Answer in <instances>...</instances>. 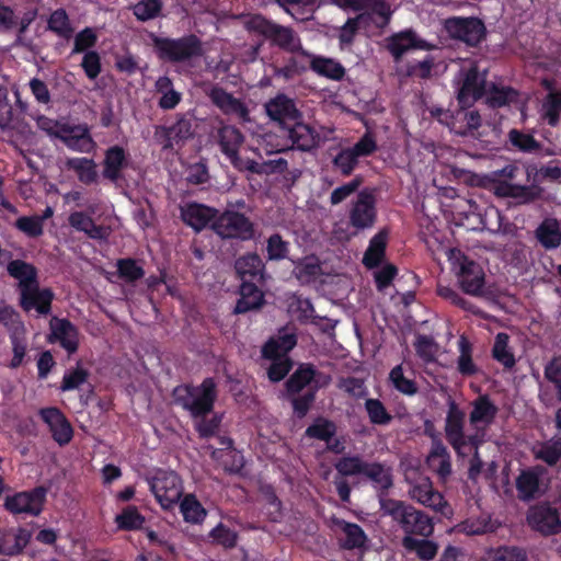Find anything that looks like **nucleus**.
Returning a JSON list of instances; mask_svg holds the SVG:
<instances>
[{
	"label": "nucleus",
	"instance_id": "c756f323",
	"mask_svg": "<svg viewBox=\"0 0 561 561\" xmlns=\"http://www.w3.org/2000/svg\"><path fill=\"white\" fill-rule=\"evenodd\" d=\"M57 139L61 140L69 149L79 152H88L94 145L87 125H61V133Z\"/></svg>",
	"mask_w": 561,
	"mask_h": 561
},
{
	"label": "nucleus",
	"instance_id": "3c124183",
	"mask_svg": "<svg viewBox=\"0 0 561 561\" xmlns=\"http://www.w3.org/2000/svg\"><path fill=\"white\" fill-rule=\"evenodd\" d=\"M180 511L185 522L191 524L202 523L207 512L194 494H186L180 503Z\"/></svg>",
	"mask_w": 561,
	"mask_h": 561
},
{
	"label": "nucleus",
	"instance_id": "09e8293b",
	"mask_svg": "<svg viewBox=\"0 0 561 561\" xmlns=\"http://www.w3.org/2000/svg\"><path fill=\"white\" fill-rule=\"evenodd\" d=\"M270 67L275 78H282L285 81H289L306 71L305 65H302L295 56L287 57L284 59L283 64L278 60H274Z\"/></svg>",
	"mask_w": 561,
	"mask_h": 561
},
{
	"label": "nucleus",
	"instance_id": "cd10ccee",
	"mask_svg": "<svg viewBox=\"0 0 561 561\" xmlns=\"http://www.w3.org/2000/svg\"><path fill=\"white\" fill-rule=\"evenodd\" d=\"M218 216V210L196 202L187 203L181 207V219L196 232L202 231Z\"/></svg>",
	"mask_w": 561,
	"mask_h": 561
},
{
	"label": "nucleus",
	"instance_id": "4be33fe9",
	"mask_svg": "<svg viewBox=\"0 0 561 561\" xmlns=\"http://www.w3.org/2000/svg\"><path fill=\"white\" fill-rule=\"evenodd\" d=\"M157 139L162 144L164 150H171L175 145L183 144L193 137L192 119L182 115L171 126H158L154 133Z\"/></svg>",
	"mask_w": 561,
	"mask_h": 561
},
{
	"label": "nucleus",
	"instance_id": "2f4dec72",
	"mask_svg": "<svg viewBox=\"0 0 561 561\" xmlns=\"http://www.w3.org/2000/svg\"><path fill=\"white\" fill-rule=\"evenodd\" d=\"M319 371L310 363L299 364L297 369L289 376L285 382V389L288 396L299 394L306 387L317 385L316 377Z\"/></svg>",
	"mask_w": 561,
	"mask_h": 561
},
{
	"label": "nucleus",
	"instance_id": "7c9ffc66",
	"mask_svg": "<svg viewBox=\"0 0 561 561\" xmlns=\"http://www.w3.org/2000/svg\"><path fill=\"white\" fill-rule=\"evenodd\" d=\"M499 409L488 394L479 396L472 402V410L469 414L470 425L476 427L488 428L495 420Z\"/></svg>",
	"mask_w": 561,
	"mask_h": 561
},
{
	"label": "nucleus",
	"instance_id": "8fccbe9b",
	"mask_svg": "<svg viewBox=\"0 0 561 561\" xmlns=\"http://www.w3.org/2000/svg\"><path fill=\"white\" fill-rule=\"evenodd\" d=\"M336 424L323 416H318L305 431V436L327 442L336 435Z\"/></svg>",
	"mask_w": 561,
	"mask_h": 561
},
{
	"label": "nucleus",
	"instance_id": "9b49d317",
	"mask_svg": "<svg viewBox=\"0 0 561 561\" xmlns=\"http://www.w3.org/2000/svg\"><path fill=\"white\" fill-rule=\"evenodd\" d=\"M211 229L221 239L249 241L254 238L253 222L242 213L226 210L214 220Z\"/></svg>",
	"mask_w": 561,
	"mask_h": 561
},
{
	"label": "nucleus",
	"instance_id": "79ce46f5",
	"mask_svg": "<svg viewBox=\"0 0 561 561\" xmlns=\"http://www.w3.org/2000/svg\"><path fill=\"white\" fill-rule=\"evenodd\" d=\"M365 10L366 16L376 15L379 21H375L378 27H385L389 24L392 15L390 4L386 0H357L354 11Z\"/></svg>",
	"mask_w": 561,
	"mask_h": 561
},
{
	"label": "nucleus",
	"instance_id": "69168bd1",
	"mask_svg": "<svg viewBox=\"0 0 561 561\" xmlns=\"http://www.w3.org/2000/svg\"><path fill=\"white\" fill-rule=\"evenodd\" d=\"M89 376L88 369L78 364L76 368L65 373L59 389L62 392L79 390L82 385L88 382Z\"/></svg>",
	"mask_w": 561,
	"mask_h": 561
},
{
	"label": "nucleus",
	"instance_id": "603ef678",
	"mask_svg": "<svg viewBox=\"0 0 561 561\" xmlns=\"http://www.w3.org/2000/svg\"><path fill=\"white\" fill-rule=\"evenodd\" d=\"M508 335L504 332H500L495 336L494 345L492 348V357L502 364L504 368L512 369L515 364V356L508 348Z\"/></svg>",
	"mask_w": 561,
	"mask_h": 561
},
{
	"label": "nucleus",
	"instance_id": "ddd939ff",
	"mask_svg": "<svg viewBox=\"0 0 561 561\" xmlns=\"http://www.w3.org/2000/svg\"><path fill=\"white\" fill-rule=\"evenodd\" d=\"M526 520L533 530L545 537L561 533V517L559 511L548 502L530 506L527 511Z\"/></svg>",
	"mask_w": 561,
	"mask_h": 561
},
{
	"label": "nucleus",
	"instance_id": "a19ab883",
	"mask_svg": "<svg viewBox=\"0 0 561 561\" xmlns=\"http://www.w3.org/2000/svg\"><path fill=\"white\" fill-rule=\"evenodd\" d=\"M211 458L219 462L225 472L230 474H241L245 463L242 453L236 448L214 449Z\"/></svg>",
	"mask_w": 561,
	"mask_h": 561
},
{
	"label": "nucleus",
	"instance_id": "f3484780",
	"mask_svg": "<svg viewBox=\"0 0 561 561\" xmlns=\"http://www.w3.org/2000/svg\"><path fill=\"white\" fill-rule=\"evenodd\" d=\"M42 421L48 426L51 438L59 445L69 444L73 437V428L62 411L56 407L38 410Z\"/></svg>",
	"mask_w": 561,
	"mask_h": 561
},
{
	"label": "nucleus",
	"instance_id": "4c0bfd02",
	"mask_svg": "<svg viewBox=\"0 0 561 561\" xmlns=\"http://www.w3.org/2000/svg\"><path fill=\"white\" fill-rule=\"evenodd\" d=\"M535 238L546 250L561 245V227L556 218H546L535 230Z\"/></svg>",
	"mask_w": 561,
	"mask_h": 561
},
{
	"label": "nucleus",
	"instance_id": "680f3d73",
	"mask_svg": "<svg viewBox=\"0 0 561 561\" xmlns=\"http://www.w3.org/2000/svg\"><path fill=\"white\" fill-rule=\"evenodd\" d=\"M321 273V266L314 256L300 260L294 270L297 279L302 284H309Z\"/></svg>",
	"mask_w": 561,
	"mask_h": 561
},
{
	"label": "nucleus",
	"instance_id": "774afa93",
	"mask_svg": "<svg viewBox=\"0 0 561 561\" xmlns=\"http://www.w3.org/2000/svg\"><path fill=\"white\" fill-rule=\"evenodd\" d=\"M10 343L13 356L8 364V367L10 369H16L24 363L27 355V341L23 334L15 330L10 334Z\"/></svg>",
	"mask_w": 561,
	"mask_h": 561
},
{
	"label": "nucleus",
	"instance_id": "423d86ee",
	"mask_svg": "<svg viewBox=\"0 0 561 561\" xmlns=\"http://www.w3.org/2000/svg\"><path fill=\"white\" fill-rule=\"evenodd\" d=\"M489 69L476 60L465 62L457 72L454 83L456 100L461 110H468L486 95Z\"/></svg>",
	"mask_w": 561,
	"mask_h": 561
},
{
	"label": "nucleus",
	"instance_id": "412c9836",
	"mask_svg": "<svg viewBox=\"0 0 561 561\" xmlns=\"http://www.w3.org/2000/svg\"><path fill=\"white\" fill-rule=\"evenodd\" d=\"M410 496L420 504L430 507L437 513H440L445 517H448L453 514L450 505L447 503L442 493L434 490L428 479L414 484L410 490Z\"/></svg>",
	"mask_w": 561,
	"mask_h": 561
},
{
	"label": "nucleus",
	"instance_id": "0eeeda50",
	"mask_svg": "<svg viewBox=\"0 0 561 561\" xmlns=\"http://www.w3.org/2000/svg\"><path fill=\"white\" fill-rule=\"evenodd\" d=\"M447 257L453 265V268L457 270V276L462 290L471 296H482L485 283V275L482 266L476 261L469 259L458 248L448 249Z\"/></svg>",
	"mask_w": 561,
	"mask_h": 561
},
{
	"label": "nucleus",
	"instance_id": "f257e3e1",
	"mask_svg": "<svg viewBox=\"0 0 561 561\" xmlns=\"http://www.w3.org/2000/svg\"><path fill=\"white\" fill-rule=\"evenodd\" d=\"M243 26L249 33L268 42L271 46L278 47L291 55L301 53L307 57H311L310 69L320 77L334 81H341L345 77L346 70L340 61L324 56H312L307 53L302 48L299 35L290 26L278 24L261 13L248 14Z\"/></svg>",
	"mask_w": 561,
	"mask_h": 561
},
{
	"label": "nucleus",
	"instance_id": "13d9d810",
	"mask_svg": "<svg viewBox=\"0 0 561 561\" xmlns=\"http://www.w3.org/2000/svg\"><path fill=\"white\" fill-rule=\"evenodd\" d=\"M366 18V14L360 13L354 18H348L346 22L340 27L339 46L342 50L351 48L354 44L355 37L359 32L360 22Z\"/></svg>",
	"mask_w": 561,
	"mask_h": 561
},
{
	"label": "nucleus",
	"instance_id": "f03ea898",
	"mask_svg": "<svg viewBox=\"0 0 561 561\" xmlns=\"http://www.w3.org/2000/svg\"><path fill=\"white\" fill-rule=\"evenodd\" d=\"M466 412L459 404L449 397L447 400V412L445 417L444 432L448 444L458 458L468 457L467 448L480 449L485 443V428L476 427L473 433H465Z\"/></svg>",
	"mask_w": 561,
	"mask_h": 561
},
{
	"label": "nucleus",
	"instance_id": "39448f33",
	"mask_svg": "<svg viewBox=\"0 0 561 561\" xmlns=\"http://www.w3.org/2000/svg\"><path fill=\"white\" fill-rule=\"evenodd\" d=\"M149 38L153 53L163 62L186 64L201 57L204 53L203 43L195 34L173 38L159 36L151 32Z\"/></svg>",
	"mask_w": 561,
	"mask_h": 561
},
{
	"label": "nucleus",
	"instance_id": "20e7f679",
	"mask_svg": "<svg viewBox=\"0 0 561 561\" xmlns=\"http://www.w3.org/2000/svg\"><path fill=\"white\" fill-rule=\"evenodd\" d=\"M173 401L187 411L193 419L207 416L213 412L218 398L217 383L213 377L205 378L201 385L182 383L172 391Z\"/></svg>",
	"mask_w": 561,
	"mask_h": 561
},
{
	"label": "nucleus",
	"instance_id": "2eb2a0df",
	"mask_svg": "<svg viewBox=\"0 0 561 561\" xmlns=\"http://www.w3.org/2000/svg\"><path fill=\"white\" fill-rule=\"evenodd\" d=\"M493 193L496 197L512 198L514 205H529L542 198L545 190L538 184L519 185L506 180H494Z\"/></svg>",
	"mask_w": 561,
	"mask_h": 561
},
{
	"label": "nucleus",
	"instance_id": "aec40b11",
	"mask_svg": "<svg viewBox=\"0 0 561 561\" xmlns=\"http://www.w3.org/2000/svg\"><path fill=\"white\" fill-rule=\"evenodd\" d=\"M386 48L398 61L409 50H428L432 46L425 39L420 38L413 28H405L386 38Z\"/></svg>",
	"mask_w": 561,
	"mask_h": 561
},
{
	"label": "nucleus",
	"instance_id": "864d4df0",
	"mask_svg": "<svg viewBox=\"0 0 561 561\" xmlns=\"http://www.w3.org/2000/svg\"><path fill=\"white\" fill-rule=\"evenodd\" d=\"M146 518L135 505H128L122 513L116 515L115 523L121 530H139L142 528Z\"/></svg>",
	"mask_w": 561,
	"mask_h": 561
},
{
	"label": "nucleus",
	"instance_id": "4468645a",
	"mask_svg": "<svg viewBox=\"0 0 561 561\" xmlns=\"http://www.w3.org/2000/svg\"><path fill=\"white\" fill-rule=\"evenodd\" d=\"M376 204L374 190L364 188L358 192L350 210V225L357 230L371 228L377 220Z\"/></svg>",
	"mask_w": 561,
	"mask_h": 561
},
{
	"label": "nucleus",
	"instance_id": "4d7b16f0",
	"mask_svg": "<svg viewBox=\"0 0 561 561\" xmlns=\"http://www.w3.org/2000/svg\"><path fill=\"white\" fill-rule=\"evenodd\" d=\"M486 103L492 108L508 105L517 96V91L511 87H497L494 83L488 84Z\"/></svg>",
	"mask_w": 561,
	"mask_h": 561
},
{
	"label": "nucleus",
	"instance_id": "e2e57ef3",
	"mask_svg": "<svg viewBox=\"0 0 561 561\" xmlns=\"http://www.w3.org/2000/svg\"><path fill=\"white\" fill-rule=\"evenodd\" d=\"M389 381L392 387L402 394L414 396L417 393L419 388L416 382L404 376L402 365H397L390 370Z\"/></svg>",
	"mask_w": 561,
	"mask_h": 561
},
{
	"label": "nucleus",
	"instance_id": "e433bc0d",
	"mask_svg": "<svg viewBox=\"0 0 561 561\" xmlns=\"http://www.w3.org/2000/svg\"><path fill=\"white\" fill-rule=\"evenodd\" d=\"M363 476L369 479L373 482L374 486L379 491V500L381 495L387 497L388 491L393 485V479L390 468H386L380 462H367Z\"/></svg>",
	"mask_w": 561,
	"mask_h": 561
},
{
	"label": "nucleus",
	"instance_id": "58836bf2",
	"mask_svg": "<svg viewBox=\"0 0 561 561\" xmlns=\"http://www.w3.org/2000/svg\"><path fill=\"white\" fill-rule=\"evenodd\" d=\"M387 243L388 231L386 229L380 230L370 239L363 257V264L368 270L376 268L382 263L386 256Z\"/></svg>",
	"mask_w": 561,
	"mask_h": 561
},
{
	"label": "nucleus",
	"instance_id": "338daca9",
	"mask_svg": "<svg viewBox=\"0 0 561 561\" xmlns=\"http://www.w3.org/2000/svg\"><path fill=\"white\" fill-rule=\"evenodd\" d=\"M365 410L370 423L374 425H388L393 419L379 399H367L365 401Z\"/></svg>",
	"mask_w": 561,
	"mask_h": 561
},
{
	"label": "nucleus",
	"instance_id": "9d476101",
	"mask_svg": "<svg viewBox=\"0 0 561 561\" xmlns=\"http://www.w3.org/2000/svg\"><path fill=\"white\" fill-rule=\"evenodd\" d=\"M444 28L456 41L469 47H478L486 38L484 22L477 16H451L445 20Z\"/></svg>",
	"mask_w": 561,
	"mask_h": 561
},
{
	"label": "nucleus",
	"instance_id": "f704fd0d",
	"mask_svg": "<svg viewBox=\"0 0 561 561\" xmlns=\"http://www.w3.org/2000/svg\"><path fill=\"white\" fill-rule=\"evenodd\" d=\"M297 345V336L294 333H280L270 337L262 346L261 354L264 359L290 357L289 352Z\"/></svg>",
	"mask_w": 561,
	"mask_h": 561
},
{
	"label": "nucleus",
	"instance_id": "bb28decb",
	"mask_svg": "<svg viewBox=\"0 0 561 561\" xmlns=\"http://www.w3.org/2000/svg\"><path fill=\"white\" fill-rule=\"evenodd\" d=\"M287 138L291 141V146L287 150L294 149L302 152L316 149L320 141V136L313 127L298 121L287 128ZM282 151H286V149Z\"/></svg>",
	"mask_w": 561,
	"mask_h": 561
},
{
	"label": "nucleus",
	"instance_id": "b1692460",
	"mask_svg": "<svg viewBox=\"0 0 561 561\" xmlns=\"http://www.w3.org/2000/svg\"><path fill=\"white\" fill-rule=\"evenodd\" d=\"M32 539V531L25 527L0 528V556L16 557L23 553Z\"/></svg>",
	"mask_w": 561,
	"mask_h": 561
},
{
	"label": "nucleus",
	"instance_id": "de8ad7c7",
	"mask_svg": "<svg viewBox=\"0 0 561 561\" xmlns=\"http://www.w3.org/2000/svg\"><path fill=\"white\" fill-rule=\"evenodd\" d=\"M47 28L66 41L70 39L75 32L68 13L61 8L50 13L47 21Z\"/></svg>",
	"mask_w": 561,
	"mask_h": 561
},
{
	"label": "nucleus",
	"instance_id": "ea45409f",
	"mask_svg": "<svg viewBox=\"0 0 561 561\" xmlns=\"http://www.w3.org/2000/svg\"><path fill=\"white\" fill-rule=\"evenodd\" d=\"M66 167L68 170L73 171L77 174L78 180L84 185L94 184L99 180L96 163L91 158H69L66 161Z\"/></svg>",
	"mask_w": 561,
	"mask_h": 561
},
{
	"label": "nucleus",
	"instance_id": "c03bdc74",
	"mask_svg": "<svg viewBox=\"0 0 561 561\" xmlns=\"http://www.w3.org/2000/svg\"><path fill=\"white\" fill-rule=\"evenodd\" d=\"M243 141V134L234 126L225 125L218 130V145L225 156L239 152Z\"/></svg>",
	"mask_w": 561,
	"mask_h": 561
},
{
	"label": "nucleus",
	"instance_id": "72a5a7b5",
	"mask_svg": "<svg viewBox=\"0 0 561 561\" xmlns=\"http://www.w3.org/2000/svg\"><path fill=\"white\" fill-rule=\"evenodd\" d=\"M543 469L540 466L522 470L516 478V490L522 501L536 499L540 491V476Z\"/></svg>",
	"mask_w": 561,
	"mask_h": 561
},
{
	"label": "nucleus",
	"instance_id": "37998d69",
	"mask_svg": "<svg viewBox=\"0 0 561 561\" xmlns=\"http://www.w3.org/2000/svg\"><path fill=\"white\" fill-rule=\"evenodd\" d=\"M68 224L76 231L83 232L91 239L100 240L105 237L104 228L96 225L84 211H72L68 216Z\"/></svg>",
	"mask_w": 561,
	"mask_h": 561
},
{
	"label": "nucleus",
	"instance_id": "c9c22d12",
	"mask_svg": "<svg viewBox=\"0 0 561 561\" xmlns=\"http://www.w3.org/2000/svg\"><path fill=\"white\" fill-rule=\"evenodd\" d=\"M8 274L18 279V291L27 289L31 286L38 284V271L33 264L23 260H12L7 265Z\"/></svg>",
	"mask_w": 561,
	"mask_h": 561
},
{
	"label": "nucleus",
	"instance_id": "dca6fc26",
	"mask_svg": "<svg viewBox=\"0 0 561 561\" xmlns=\"http://www.w3.org/2000/svg\"><path fill=\"white\" fill-rule=\"evenodd\" d=\"M331 529L335 535L339 547L343 550L362 549L368 540L366 533L358 524L336 516L331 517Z\"/></svg>",
	"mask_w": 561,
	"mask_h": 561
},
{
	"label": "nucleus",
	"instance_id": "a211bd4d",
	"mask_svg": "<svg viewBox=\"0 0 561 561\" xmlns=\"http://www.w3.org/2000/svg\"><path fill=\"white\" fill-rule=\"evenodd\" d=\"M19 305L23 311L35 310L38 314L47 316L51 311L55 294L51 288L39 286V283L19 291Z\"/></svg>",
	"mask_w": 561,
	"mask_h": 561
},
{
	"label": "nucleus",
	"instance_id": "1a4fd4ad",
	"mask_svg": "<svg viewBox=\"0 0 561 561\" xmlns=\"http://www.w3.org/2000/svg\"><path fill=\"white\" fill-rule=\"evenodd\" d=\"M378 150L375 135L367 130L352 146L342 148L333 158L332 164L343 176H350L359 164L360 158L373 156Z\"/></svg>",
	"mask_w": 561,
	"mask_h": 561
},
{
	"label": "nucleus",
	"instance_id": "6e6552de",
	"mask_svg": "<svg viewBox=\"0 0 561 561\" xmlns=\"http://www.w3.org/2000/svg\"><path fill=\"white\" fill-rule=\"evenodd\" d=\"M47 493L48 488L45 485L18 491L4 497L3 507L14 517H37L45 508Z\"/></svg>",
	"mask_w": 561,
	"mask_h": 561
},
{
	"label": "nucleus",
	"instance_id": "473e14b6",
	"mask_svg": "<svg viewBox=\"0 0 561 561\" xmlns=\"http://www.w3.org/2000/svg\"><path fill=\"white\" fill-rule=\"evenodd\" d=\"M265 304L264 294L257 284L245 282L240 285V298L237 300L233 313L242 314L261 309Z\"/></svg>",
	"mask_w": 561,
	"mask_h": 561
},
{
	"label": "nucleus",
	"instance_id": "0e129e2a",
	"mask_svg": "<svg viewBox=\"0 0 561 561\" xmlns=\"http://www.w3.org/2000/svg\"><path fill=\"white\" fill-rule=\"evenodd\" d=\"M535 458L552 467L561 458V436H553L535 453Z\"/></svg>",
	"mask_w": 561,
	"mask_h": 561
},
{
	"label": "nucleus",
	"instance_id": "6ab92c4d",
	"mask_svg": "<svg viewBox=\"0 0 561 561\" xmlns=\"http://www.w3.org/2000/svg\"><path fill=\"white\" fill-rule=\"evenodd\" d=\"M49 329L48 343H59L69 356L78 351L79 331L70 320L53 318L49 322Z\"/></svg>",
	"mask_w": 561,
	"mask_h": 561
},
{
	"label": "nucleus",
	"instance_id": "393cba45",
	"mask_svg": "<svg viewBox=\"0 0 561 561\" xmlns=\"http://www.w3.org/2000/svg\"><path fill=\"white\" fill-rule=\"evenodd\" d=\"M128 158L129 154L124 147L119 145L108 147L104 152V159L102 161L103 179L112 183H117L122 179L123 171L128 165Z\"/></svg>",
	"mask_w": 561,
	"mask_h": 561
},
{
	"label": "nucleus",
	"instance_id": "49530a36",
	"mask_svg": "<svg viewBox=\"0 0 561 561\" xmlns=\"http://www.w3.org/2000/svg\"><path fill=\"white\" fill-rule=\"evenodd\" d=\"M402 546L410 552H415L422 561L433 560L438 552V545L432 540L417 539L412 536H404L402 538Z\"/></svg>",
	"mask_w": 561,
	"mask_h": 561
},
{
	"label": "nucleus",
	"instance_id": "bf43d9fd",
	"mask_svg": "<svg viewBox=\"0 0 561 561\" xmlns=\"http://www.w3.org/2000/svg\"><path fill=\"white\" fill-rule=\"evenodd\" d=\"M117 276L127 284H135L145 276V270L135 259H119L116 262Z\"/></svg>",
	"mask_w": 561,
	"mask_h": 561
},
{
	"label": "nucleus",
	"instance_id": "c85d7f7f",
	"mask_svg": "<svg viewBox=\"0 0 561 561\" xmlns=\"http://www.w3.org/2000/svg\"><path fill=\"white\" fill-rule=\"evenodd\" d=\"M234 270L242 283L263 284L265 282V264L255 252L239 256L234 262Z\"/></svg>",
	"mask_w": 561,
	"mask_h": 561
},
{
	"label": "nucleus",
	"instance_id": "a18cd8bd",
	"mask_svg": "<svg viewBox=\"0 0 561 561\" xmlns=\"http://www.w3.org/2000/svg\"><path fill=\"white\" fill-rule=\"evenodd\" d=\"M459 356L457 358V370L461 376L471 377L478 374L479 368L472 358L473 346L472 343L461 335L458 340Z\"/></svg>",
	"mask_w": 561,
	"mask_h": 561
},
{
	"label": "nucleus",
	"instance_id": "7ed1b4c3",
	"mask_svg": "<svg viewBox=\"0 0 561 561\" xmlns=\"http://www.w3.org/2000/svg\"><path fill=\"white\" fill-rule=\"evenodd\" d=\"M380 511L382 515L390 516L400 526L404 536L428 538L434 533L432 517L404 501L381 495Z\"/></svg>",
	"mask_w": 561,
	"mask_h": 561
},
{
	"label": "nucleus",
	"instance_id": "6e6d98bb",
	"mask_svg": "<svg viewBox=\"0 0 561 561\" xmlns=\"http://www.w3.org/2000/svg\"><path fill=\"white\" fill-rule=\"evenodd\" d=\"M162 9V0H140L130 7L133 14L139 22H147L159 18Z\"/></svg>",
	"mask_w": 561,
	"mask_h": 561
},
{
	"label": "nucleus",
	"instance_id": "052dcab7",
	"mask_svg": "<svg viewBox=\"0 0 561 561\" xmlns=\"http://www.w3.org/2000/svg\"><path fill=\"white\" fill-rule=\"evenodd\" d=\"M367 461L358 455L343 456L334 463V468L342 479L363 474Z\"/></svg>",
	"mask_w": 561,
	"mask_h": 561
},
{
	"label": "nucleus",
	"instance_id": "5fc2aeb1",
	"mask_svg": "<svg viewBox=\"0 0 561 561\" xmlns=\"http://www.w3.org/2000/svg\"><path fill=\"white\" fill-rule=\"evenodd\" d=\"M290 243L278 233L271 234L266 240V259L279 262L289 259Z\"/></svg>",
	"mask_w": 561,
	"mask_h": 561
},
{
	"label": "nucleus",
	"instance_id": "a878e982",
	"mask_svg": "<svg viewBox=\"0 0 561 561\" xmlns=\"http://www.w3.org/2000/svg\"><path fill=\"white\" fill-rule=\"evenodd\" d=\"M209 99L213 104L222 112V114L237 116L243 122L250 121V113L247 105L225 89L214 87L210 90Z\"/></svg>",
	"mask_w": 561,
	"mask_h": 561
},
{
	"label": "nucleus",
	"instance_id": "f8f14e48",
	"mask_svg": "<svg viewBox=\"0 0 561 561\" xmlns=\"http://www.w3.org/2000/svg\"><path fill=\"white\" fill-rule=\"evenodd\" d=\"M150 491L163 508H171L181 497L180 477L174 471L159 469L149 480Z\"/></svg>",
	"mask_w": 561,
	"mask_h": 561
},
{
	"label": "nucleus",
	"instance_id": "5701e85b",
	"mask_svg": "<svg viewBox=\"0 0 561 561\" xmlns=\"http://www.w3.org/2000/svg\"><path fill=\"white\" fill-rule=\"evenodd\" d=\"M267 116L280 124L296 122L302 117L294 99L285 93H277L264 104Z\"/></svg>",
	"mask_w": 561,
	"mask_h": 561
}]
</instances>
